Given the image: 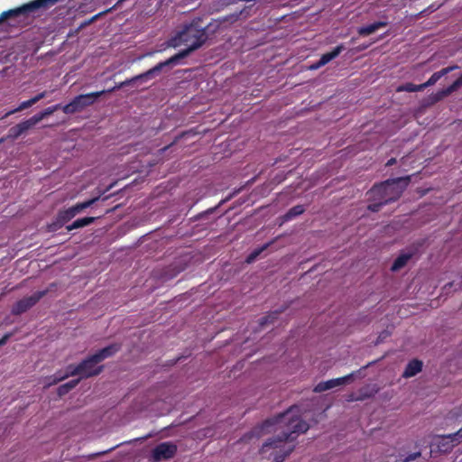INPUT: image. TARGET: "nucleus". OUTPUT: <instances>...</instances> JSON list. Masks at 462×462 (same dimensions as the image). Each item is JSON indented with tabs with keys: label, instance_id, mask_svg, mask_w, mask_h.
<instances>
[{
	"label": "nucleus",
	"instance_id": "f257e3e1",
	"mask_svg": "<svg viewBox=\"0 0 462 462\" xmlns=\"http://www.w3.org/2000/svg\"><path fill=\"white\" fill-rule=\"evenodd\" d=\"M271 428L275 431L280 430L282 436L264 443L262 453L267 458L273 457L274 462H282L294 448L295 434L306 432L309 426L299 418V409L292 407L277 418L266 420L259 429H255L253 434L260 437L270 432Z\"/></svg>",
	"mask_w": 462,
	"mask_h": 462
},
{
	"label": "nucleus",
	"instance_id": "f03ea898",
	"mask_svg": "<svg viewBox=\"0 0 462 462\" xmlns=\"http://www.w3.org/2000/svg\"><path fill=\"white\" fill-rule=\"evenodd\" d=\"M206 41V34L203 31L197 27L190 25L186 27L182 32H179L172 40L171 45L173 47L184 46L183 50L180 54L171 57L164 62H161L152 69H149L145 73L135 77L133 80H139L152 77L155 73H158L164 66L171 64L177 60L185 57L190 51L199 48Z\"/></svg>",
	"mask_w": 462,
	"mask_h": 462
},
{
	"label": "nucleus",
	"instance_id": "7ed1b4c3",
	"mask_svg": "<svg viewBox=\"0 0 462 462\" xmlns=\"http://www.w3.org/2000/svg\"><path fill=\"white\" fill-rule=\"evenodd\" d=\"M408 181L409 177L400 178L388 180L384 183L374 186L371 194L374 198L378 197L379 202L369 205L368 208L372 211H377L380 206L398 199L408 185Z\"/></svg>",
	"mask_w": 462,
	"mask_h": 462
},
{
	"label": "nucleus",
	"instance_id": "20e7f679",
	"mask_svg": "<svg viewBox=\"0 0 462 462\" xmlns=\"http://www.w3.org/2000/svg\"><path fill=\"white\" fill-rule=\"evenodd\" d=\"M98 363L93 355L77 366H69L64 375L55 376L52 382L48 383V385L56 383L69 375H80L81 378L97 375L102 370L101 366H97Z\"/></svg>",
	"mask_w": 462,
	"mask_h": 462
},
{
	"label": "nucleus",
	"instance_id": "39448f33",
	"mask_svg": "<svg viewBox=\"0 0 462 462\" xmlns=\"http://www.w3.org/2000/svg\"><path fill=\"white\" fill-rule=\"evenodd\" d=\"M125 82L121 83L119 86L113 88L111 89L106 90V92H112L116 88H119L122 86H124ZM104 93H106L105 90L97 91V92H92L88 94L79 95L76 97L70 103L67 104L62 107V110L65 114H74L78 111L82 110L86 106H88L95 103L97 97H101Z\"/></svg>",
	"mask_w": 462,
	"mask_h": 462
},
{
	"label": "nucleus",
	"instance_id": "423d86ee",
	"mask_svg": "<svg viewBox=\"0 0 462 462\" xmlns=\"http://www.w3.org/2000/svg\"><path fill=\"white\" fill-rule=\"evenodd\" d=\"M60 0H33L30 3H27L21 7H18L16 9L9 10L7 12L3 13V16L6 17L11 14H20L29 12H33L40 8H48L53 5H55Z\"/></svg>",
	"mask_w": 462,
	"mask_h": 462
},
{
	"label": "nucleus",
	"instance_id": "0eeeda50",
	"mask_svg": "<svg viewBox=\"0 0 462 462\" xmlns=\"http://www.w3.org/2000/svg\"><path fill=\"white\" fill-rule=\"evenodd\" d=\"M462 440V429L454 434L437 437L434 444L437 446L439 451L448 452L454 446L457 445Z\"/></svg>",
	"mask_w": 462,
	"mask_h": 462
},
{
	"label": "nucleus",
	"instance_id": "6e6552de",
	"mask_svg": "<svg viewBox=\"0 0 462 462\" xmlns=\"http://www.w3.org/2000/svg\"><path fill=\"white\" fill-rule=\"evenodd\" d=\"M177 451V446L171 442H163L156 446L152 452V461L161 462L171 458Z\"/></svg>",
	"mask_w": 462,
	"mask_h": 462
},
{
	"label": "nucleus",
	"instance_id": "1a4fd4ad",
	"mask_svg": "<svg viewBox=\"0 0 462 462\" xmlns=\"http://www.w3.org/2000/svg\"><path fill=\"white\" fill-rule=\"evenodd\" d=\"M45 291H36L33 294L22 299L14 305L12 312L15 315L25 312L27 310L35 305L36 302L45 295Z\"/></svg>",
	"mask_w": 462,
	"mask_h": 462
},
{
	"label": "nucleus",
	"instance_id": "9d476101",
	"mask_svg": "<svg viewBox=\"0 0 462 462\" xmlns=\"http://www.w3.org/2000/svg\"><path fill=\"white\" fill-rule=\"evenodd\" d=\"M354 374H350L343 376V377L331 379V380H328L326 382H321L315 386L314 392L321 393V392L335 388L337 386H339L343 383H346L354 376Z\"/></svg>",
	"mask_w": 462,
	"mask_h": 462
},
{
	"label": "nucleus",
	"instance_id": "9b49d317",
	"mask_svg": "<svg viewBox=\"0 0 462 462\" xmlns=\"http://www.w3.org/2000/svg\"><path fill=\"white\" fill-rule=\"evenodd\" d=\"M80 212H81V210L79 209L78 204L71 208H69L68 209L60 211L58 214L57 222L55 225L58 227L62 226L65 223L69 221L71 218H73L75 216H77Z\"/></svg>",
	"mask_w": 462,
	"mask_h": 462
},
{
	"label": "nucleus",
	"instance_id": "f8f14e48",
	"mask_svg": "<svg viewBox=\"0 0 462 462\" xmlns=\"http://www.w3.org/2000/svg\"><path fill=\"white\" fill-rule=\"evenodd\" d=\"M119 348H120L119 346L116 344L110 345V346L99 350L97 353H96L94 355L95 359L100 363L101 361L105 360L106 358H108V357L112 356L114 354H116L119 350Z\"/></svg>",
	"mask_w": 462,
	"mask_h": 462
},
{
	"label": "nucleus",
	"instance_id": "ddd939ff",
	"mask_svg": "<svg viewBox=\"0 0 462 462\" xmlns=\"http://www.w3.org/2000/svg\"><path fill=\"white\" fill-rule=\"evenodd\" d=\"M422 369V362L417 360V359H414L412 361H411L403 374H402V376L404 378H410V377H412V376H415L417 374H419Z\"/></svg>",
	"mask_w": 462,
	"mask_h": 462
},
{
	"label": "nucleus",
	"instance_id": "4468645a",
	"mask_svg": "<svg viewBox=\"0 0 462 462\" xmlns=\"http://www.w3.org/2000/svg\"><path fill=\"white\" fill-rule=\"evenodd\" d=\"M386 25V22H376L372 24L358 28L357 32L362 36H367L375 32L380 28L385 27Z\"/></svg>",
	"mask_w": 462,
	"mask_h": 462
},
{
	"label": "nucleus",
	"instance_id": "2eb2a0df",
	"mask_svg": "<svg viewBox=\"0 0 462 462\" xmlns=\"http://www.w3.org/2000/svg\"><path fill=\"white\" fill-rule=\"evenodd\" d=\"M343 50H344L343 45H338L332 51L323 54L319 60V65H322V66L326 65L330 60L337 58Z\"/></svg>",
	"mask_w": 462,
	"mask_h": 462
},
{
	"label": "nucleus",
	"instance_id": "dca6fc26",
	"mask_svg": "<svg viewBox=\"0 0 462 462\" xmlns=\"http://www.w3.org/2000/svg\"><path fill=\"white\" fill-rule=\"evenodd\" d=\"M411 256H412V254H411V253L402 254L393 262V263L392 265V270L398 271V270L402 269V267H404L406 265V263H408V261L411 258Z\"/></svg>",
	"mask_w": 462,
	"mask_h": 462
},
{
	"label": "nucleus",
	"instance_id": "f3484780",
	"mask_svg": "<svg viewBox=\"0 0 462 462\" xmlns=\"http://www.w3.org/2000/svg\"><path fill=\"white\" fill-rule=\"evenodd\" d=\"M95 217H88L75 220L71 225L67 226L68 231H71L76 228H81L86 226L92 224L95 221Z\"/></svg>",
	"mask_w": 462,
	"mask_h": 462
},
{
	"label": "nucleus",
	"instance_id": "a211bd4d",
	"mask_svg": "<svg viewBox=\"0 0 462 462\" xmlns=\"http://www.w3.org/2000/svg\"><path fill=\"white\" fill-rule=\"evenodd\" d=\"M423 90L422 85H414L411 83H407L405 85H402L397 88V91H407V92H417Z\"/></svg>",
	"mask_w": 462,
	"mask_h": 462
},
{
	"label": "nucleus",
	"instance_id": "6ab92c4d",
	"mask_svg": "<svg viewBox=\"0 0 462 462\" xmlns=\"http://www.w3.org/2000/svg\"><path fill=\"white\" fill-rule=\"evenodd\" d=\"M39 122L37 121V118L33 116H32L31 118H29L28 120H25L19 125L20 128L23 130V132H26L27 130L31 129L32 127H33L35 125H37Z\"/></svg>",
	"mask_w": 462,
	"mask_h": 462
},
{
	"label": "nucleus",
	"instance_id": "aec40b11",
	"mask_svg": "<svg viewBox=\"0 0 462 462\" xmlns=\"http://www.w3.org/2000/svg\"><path fill=\"white\" fill-rule=\"evenodd\" d=\"M59 107H60L59 105L50 106V107L46 108L44 111L34 115V116L37 118V121L40 123L43 118L53 114Z\"/></svg>",
	"mask_w": 462,
	"mask_h": 462
},
{
	"label": "nucleus",
	"instance_id": "412c9836",
	"mask_svg": "<svg viewBox=\"0 0 462 462\" xmlns=\"http://www.w3.org/2000/svg\"><path fill=\"white\" fill-rule=\"evenodd\" d=\"M304 212L303 206L298 205L291 208L288 213L285 215L286 220L291 219L294 217H297Z\"/></svg>",
	"mask_w": 462,
	"mask_h": 462
},
{
	"label": "nucleus",
	"instance_id": "4be33fe9",
	"mask_svg": "<svg viewBox=\"0 0 462 462\" xmlns=\"http://www.w3.org/2000/svg\"><path fill=\"white\" fill-rule=\"evenodd\" d=\"M268 245H264L260 248L254 250L246 258V263H251L256 260L258 255L267 248Z\"/></svg>",
	"mask_w": 462,
	"mask_h": 462
},
{
	"label": "nucleus",
	"instance_id": "5701e85b",
	"mask_svg": "<svg viewBox=\"0 0 462 462\" xmlns=\"http://www.w3.org/2000/svg\"><path fill=\"white\" fill-rule=\"evenodd\" d=\"M441 77H442V75L440 74L439 71L433 73L431 75V77L428 79V81L421 84L423 87V89L426 88L427 87L434 85Z\"/></svg>",
	"mask_w": 462,
	"mask_h": 462
},
{
	"label": "nucleus",
	"instance_id": "b1692460",
	"mask_svg": "<svg viewBox=\"0 0 462 462\" xmlns=\"http://www.w3.org/2000/svg\"><path fill=\"white\" fill-rule=\"evenodd\" d=\"M32 105H34V104H33V100H32V98H31V99H29V100L23 101V102H22V103L20 104V106H19L17 108H15L14 110H12V111H10V112H8V113H7V116L12 115V114H14V113H15V112H18V111H21V110L26 109V108H28V107H30V106H32Z\"/></svg>",
	"mask_w": 462,
	"mask_h": 462
},
{
	"label": "nucleus",
	"instance_id": "393cba45",
	"mask_svg": "<svg viewBox=\"0 0 462 462\" xmlns=\"http://www.w3.org/2000/svg\"><path fill=\"white\" fill-rule=\"evenodd\" d=\"M462 86V79L458 78L451 86H449L444 92L445 95H448Z\"/></svg>",
	"mask_w": 462,
	"mask_h": 462
},
{
	"label": "nucleus",
	"instance_id": "a878e982",
	"mask_svg": "<svg viewBox=\"0 0 462 462\" xmlns=\"http://www.w3.org/2000/svg\"><path fill=\"white\" fill-rule=\"evenodd\" d=\"M22 134H23V130L20 128L19 125H16L15 126L12 127L9 130V136L12 138H17Z\"/></svg>",
	"mask_w": 462,
	"mask_h": 462
},
{
	"label": "nucleus",
	"instance_id": "bb28decb",
	"mask_svg": "<svg viewBox=\"0 0 462 462\" xmlns=\"http://www.w3.org/2000/svg\"><path fill=\"white\" fill-rule=\"evenodd\" d=\"M97 200H98V197L94 198V199H89V200H87V201H84V202H81V203H79L78 205H79V209L82 211L85 208L92 206Z\"/></svg>",
	"mask_w": 462,
	"mask_h": 462
},
{
	"label": "nucleus",
	"instance_id": "cd10ccee",
	"mask_svg": "<svg viewBox=\"0 0 462 462\" xmlns=\"http://www.w3.org/2000/svg\"><path fill=\"white\" fill-rule=\"evenodd\" d=\"M455 69H457L456 66H451V67H447L445 69H442L441 70H439L440 74L443 76H445L446 74L451 72L452 70H454Z\"/></svg>",
	"mask_w": 462,
	"mask_h": 462
},
{
	"label": "nucleus",
	"instance_id": "c85d7f7f",
	"mask_svg": "<svg viewBox=\"0 0 462 462\" xmlns=\"http://www.w3.org/2000/svg\"><path fill=\"white\" fill-rule=\"evenodd\" d=\"M45 96H46V92H42L39 95L32 97V99L33 100V104L37 103L38 101H40L41 99L45 97Z\"/></svg>",
	"mask_w": 462,
	"mask_h": 462
},
{
	"label": "nucleus",
	"instance_id": "c756f323",
	"mask_svg": "<svg viewBox=\"0 0 462 462\" xmlns=\"http://www.w3.org/2000/svg\"><path fill=\"white\" fill-rule=\"evenodd\" d=\"M67 385L68 384H63L61 385L60 388H59V393L60 394H64L66 393H68L69 390L67 388Z\"/></svg>",
	"mask_w": 462,
	"mask_h": 462
},
{
	"label": "nucleus",
	"instance_id": "7c9ffc66",
	"mask_svg": "<svg viewBox=\"0 0 462 462\" xmlns=\"http://www.w3.org/2000/svg\"><path fill=\"white\" fill-rule=\"evenodd\" d=\"M79 383V380H73V381H70L69 383H68L67 384V388L69 390L72 389L73 387H75Z\"/></svg>",
	"mask_w": 462,
	"mask_h": 462
},
{
	"label": "nucleus",
	"instance_id": "2f4dec72",
	"mask_svg": "<svg viewBox=\"0 0 462 462\" xmlns=\"http://www.w3.org/2000/svg\"><path fill=\"white\" fill-rule=\"evenodd\" d=\"M9 338V335H5L1 339H0V346H3L6 343V341L8 340Z\"/></svg>",
	"mask_w": 462,
	"mask_h": 462
},
{
	"label": "nucleus",
	"instance_id": "473e14b6",
	"mask_svg": "<svg viewBox=\"0 0 462 462\" xmlns=\"http://www.w3.org/2000/svg\"><path fill=\"white\" fill-rule=\"evenodd\" d=\"M418 456H420V453H415V454H413V455H411V456H409V457L405 459V461H406V462H408V461H410V460H413V459H415Z\"/></svg>",
	"mask_w": 462,
	"mask_h": 462
},
{
	"label": "nucleus",
	"instance_id": "72a5a7b5",
	"mask_svg": "<svg viewBox=\"0 0 462 462\" xmlns=\"http://www.w3.org/2000/svg\"><path fill=\"white\" fill-rule=\"evenodd\" d=\"M320 67H322V65H319V60L317 63L312 64V65L310 66V69H319Z\"/></svg>",
	"mask_w": 462,
	"mask_h": 462
},
{
	"label": "nucleus",
	"instance_id": "f704fd0d",
	"mask_svg": "<svg viewBox=\"0 0 462 462\" xmlns=\"http://www.w3.org/2000/svg\"><path fill=\"white\" fill-rule=\"evenodd\" d=\"M394 162H395L394 159H391V160L388 161L387 165H392V164L394 163Z\"/></svg>",
	"mask_w": 462,
	"mask_h": 462
}]
</instances>
